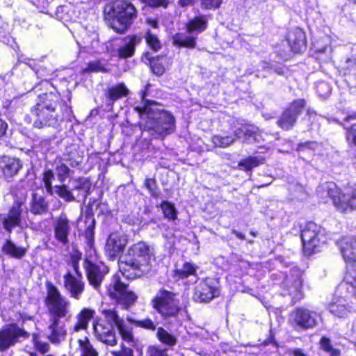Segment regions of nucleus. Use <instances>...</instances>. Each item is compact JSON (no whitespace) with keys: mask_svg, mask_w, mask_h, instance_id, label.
I'll use <instances>...</instances> for the list:
<instances>
[{"mask_svg":"<svg viewBox=\"0 0 356 356\" xmlns=\"http://www.w3.org/2000/svg\"><path fill=\"white\" fill-rule=\"evenodd\" d=\"M196 268L191 263H185L182 268L175 270V275L179 279L188 277L189 275H195Z\"/></svg>","mask_w":356,"mask_h":356,"instance_id":"obj_43","label":"nucleus"},{"mask_svg":"<svg viewBox=\"0 0 356 356\" xmlns=\"http://www.w3.org/2000/svg\"><path fill=\"white\" fill-rule=\"evenodd\" d=\"M145 38L146 43L152 50L157 51L161 49V46L159 40L156 35L151 32L150 30H147Z\"/></svg>","mask_w":356,"mask_h":356,"instance_id":"obj_45","label":"nucleus"},{"mask_svg":"<svg viewBox=\"0 0 356 356\" xmlns=\"http://www.w3.org/2000/svg\"><path fill=\"white\" fill-rule=\"evenodd\" d=\"M156 337L161 343L168 346H174L176 345L177 341V337L169 333L167 330L161 327L157 329Z\"/></svg>","mask_w":356,"mask_h":356,"instance_id":"obj_35","label":"nucleus"},{"mask_svg":"<svg viewBox=\"0 0 356 356\" xmlns=\"http://www.w3.org/2000/svg\"><path fill=\"white\" fill-rule=\"evenodd\" d=\"M2 251L10 257L20 259L26 254L27 250L24 247L17 246L9 238L3 245Z\"/></svg>","mask_w":356,"mask_h":356,"instance_id":"obj_29","label":"nucleus"},{"mask_svg":"<svg viewBox=\"0 0 356 356\" xmlns=\"http://www.w3.org/2000/svg\"><path fill=\"white\" fill-rule=\"evenodd\" d=\"M316 88L319 94L323 97L327 96L330 92V88L327 83L321 82L317 85Z\"/></svg>","mask_w":356,"mask_h":356,"instance_id":"obj_59","label":"nucleus"},{"mask_svg":"<svg viewBox=\"0 0 356 356\" xmlns=\"http://www.w3.org/2000/svg\"><path fill=\"white\" fill-rule=\"evenodd\" d=\"M147 356H167V350L159 346H152L147 348Z\"/></svg>","mask_w":356,"mask_h":356,"instance_id":"obj_51","label":"nucleus"},{"mask_svg":"<svg viewBox=\"0 0 356 356\" xmlns=\"http://www.w3.org/2000/svg\"><path fill=\"white\" fill-rule=\"evenodd\" d=\"M85 268L89 284L99 291L101 284L108 271L107 267L103 264H94L91 260L86 259Z\"/></svg>","mask_w":356,"mask_h":356,"instance_id":"obj_14","label":"nucleus"},{"mask_svg":"<svg viewBox=\"0 0 356 356\" xmlns=\"http://www.w3.org/2000/svg\"><path fill=\"white\" fill-rule=\"evenodd\" d=\"M141 35H128L124 38V44L118 49V55L122 58H127L134 56L135 48L141 43Z\"/></svg>","mask_w":356,"mask_h":356,"instance_id":"obj_23","label":"nucleus"},{"mask_svg":"<svg viewBox=\"0 0 356 356\" xmlns=\"http://www.w3.org/2000/svg\"><path fill=\"white\" fill-rule=\"evenodd\" d=\"M57 176L60 182H63L68 177L70 170L65 163H61L56 168Z\"/></svg>","mask_w":356,"mask_h":356,"instance_id":"obj_50","label":"nucleus"},{"mask_svg":"<svg viewBox=\"0 0 356 356\" xmlns=\"http://www.w3.org/2000/svg\"><path fill=\"white\" fill-rule=\"evenodd\" d=\"M85 71L93 72H104L105 69L102 65V64L99 61H93V62H90L88 63V67L85 70Z\"/></svg>","mask_w":356,"mask_h":356,"instance_id":"obj_57","label":"nucleus"},{"mask_svg":"<svg viewBox=\"0 0 356 356\" xmlns=\"http://www.w3.org/2000/svg\"><path fill=\"white\" fill-rule=\"evenodd\" d=\"M154 102H145L143 106L135 108L141 115H147V120L143 126V131L154 138L164 137L172 134L175 129V119L168 111L154 112L152 108Z\"/></svg>","mask_w":356,"mask_h":356,"instance_id":"obj_4","label":"nucleus"},{"mask_svg":"<svg viewBox=\"0 0 356 356\" xmlns=\"http://www.w3.org/2000/svg\"><path fill=\"white\" fill-rule=\"evenodd\" d=\"M54 236L63 245L69 243L68 236L70 231L69 220L65 214H61L54 224Z\"/></svg>","mask_w":356,"mask_h":356,"instance_id":"obj_22","label":"nucleus"},{"mask_svg":"<svg viewBox=\"0 0 356 356\" xmlns=\"http://www.w3.org/2000/svg\"><path fill=\"white\" fill-rule=\"evenodd\" d=\"M340 252L347 264L356 262V238H343L338 242Z\"/></svg>","mask_w":356,"mask_h":356,"instance_id":"obj_20","label":"nucleus"},{"mask_svg":"<svg viewBox=\"0 0 356 356\" xmlns=\"http://www.w3.org/2000/svg\"><path fill=\"white\" fill-rule=\"evenodd\" d=\"M104 19L116 33H124L138 16L135 6L125 0H114L107 3L104 10Z\"/></svg>","mask_w":356,"mask_h":356,"instance_id":"obj_3","label":"nucleus"},{"mask_svg":"<svg viewBox=\"0 0 356 356\" xmlns=\"http://www.w3.org/2000/svg\"><path fill=\"white\" fill-rule=\"evenodd\" d=\"M179 304L175 294L165 289L160 290L152 300L153 308L165 319L177 316L180 311Z\"/></svg>","mask_w":356,"mask_h":356,"instance_id":"obj_9","label":"nucleus"},{"mask_svg":"<svg viewBox=\"0 0 356 356\" xmlns=\"http://www.w3.org/2000/svg\"><path fill=\"white\" fill-rule=\"evenodd\" d=\"M74 182L75 184L72 189L83 191V197L85 200L90 194V190L91 188L90 182L87 179H79L76 180Z\"/></svg>","mask_w":356,"mask_h":356,"instance_id":"obj_42","label":"nucleus"},{"mask_svg":"<svg viewBox=\"0 0 356 356\" xmlns=\"http://www.w3.org/2000/svg\"><path fill=\"white\" fill-rule=\"evenodd\" d=\"M145 187L148 189L152 196L158 197L160 192L157 188L156 182L154 179H146L145 182Z\"/></svg>","mask_w":356,"mask_h":356,"instance_id":"obj_48","label":"nucleus"},{"mask_svg":"<svg viewBox=\"0 0 356 356\" xmlns=\"http://www.w3.org/2000/svg\"><path fill=\"white\" fill-rule=\"evenodd\" d=\"M63 160L67 162L71 167L76 168L82 163L83 155L78 150L77 147L73 145L66 148Z\"/></svg>","mask_w":356,"mask_h":356,"instance_id":"obj_25","label":"nucleus"},{"mask_svg":"<svg viewBox=\"0 0 356 356\" xmlns=\"http://www.w3.org/2000/svg\"><path fill=\"white\" fill-rule=\"evenodd\" d=\"M244 125H242L241 127L236 129L234 131V135L235 137H234L235 138V140L236 139H240V138H242L244 137Z\"/></svg>","mask_w":356,"mask_h":356,"instance_id":"obj_62","label":"nucleus"},{"mask_svg":"<svg viewBox=\"0 0 356 356\" xmlns=\"http://www.w3.org/2000/svg\"><path fill=\"white\" fill-rule=\"evenodd\" d=\"M127 243V237L118 232L109 235L105 246L106 255L111 260L117 259L124 251Z\"/></svg>","mask_w":356,"mask_h":356,"instance_id":"obj_16","label":"nucleus"},{"mask_svg":"<svg viewBox=\"0 0 356 356\" xmlns=\"http://www.w3.org/2000/svg\"><path fill=\"white\" fill-rule=\"evenodd\" d=\"M95 312L88 308L83 309L76 316L77 322L74 325L73 330L79 332L87 328L88 322L93 318Z\"/></svg>","mask_w":356,"mask_h":356,"instance_id":"obj_30","label":"nucleus"},{"mask_svg":"<svg viewBox=\"0 0 356 356\" xmlns=\"http://www.w3.org/2000/svg\"><path fill=\"white\" fill-rule=\"evenodd\" d=\"M56 194L65 201L70 202L75 200L72 191L68 189L66 185L55 186L53 188V195Z\"/></svg>","mask_w":356,"mask_h":356,"instance_id":"obj_39","label":"nucleus"},{"mask_svg":"<svg viewBox=\"0 0 356 356\" xmlns=\"http://www.w3.org/2000/svg\"><path fill=\"white\" fill-rule=\"evenodd\" d=\"M305 106L304 99H296L292 102L290 106L282 113L277 123L283 129L288 130L293 127L298 116Z\"/></svg>","mask_w":356,"mask_h":356,"instance_id":"obj_15","label":"nucleus"},{"mask_svg":"<svg viewBox=\"0 0 356 356\" xmlns=\"http://www.w3.org/2000/svg\"><path fill=\"white\" fill-rule=\"evenodd\" d=\"M264 162V158L263 156H249L241 161H240L238 165L243 168L245 170H250L253 168H255Z\"/></svg>","mask_w":356,"mask_h":356,"instance_id":"obj_37","label":"nucleus"},{"mask_svg":"<svg viewBox=\"0 0 356 356\" xmlns=\"http://www.w3.org/2000/svg\"><path fill=\"white\" fill-rule=\"evenodd\" d=\"M144 2L147 3L151 7H159L167 8L168 6V0H143Z\"/></svg>","mask_w":356,"mask_h":356,"instance_id":"obj_58","label":"nucleus"},{"mask_svg":"<svg viewBox=\"0 0 356 356\" xmlns=\"http://www.w3.org/2000/svg\"><path fill=\"white\" fill-rule=\"evenodd\" d=\"M320 314L304 307L295 308L289 314V323L296 331H304L316 327Z\"/></svg>","mask_w":356,"mask_h":356,"instance_id":"obj_8","label":"nucleus"},{"mask_svg":"<svg viewBox=\"0 0 356 356\" xmlns=\"http://www.w3.org/2000/svg\"><path fill=\"white\" fill-rule=\"evenodd\" d=\"M244 138L245 139H248L250 137H254V131L253 130V128L250 127V126L244 125Z\"/></svg>","mask_w":356,"mask_h":356,"instance_id":"obj_60","label":"nucleus"},{"mask_svg":"<svg viewBox=\"0 0 356 356\" xmlns=\"http://www.w3.org/2000/svg\"><path fill=\"white\" fill-rule=\"evenodd\" d=\"M33 342L35 348L42 354H44L49 350V344L47 342L39 340L37 337H33Z\"/></svg>","mask_w":356,"mask_h":356,"instance_id":"obj_52","label":"nucleus"},{"mask_svg":"<svg viewBox=\"0 0 356 356\" xmlns=\"http://www.w3.org/2000/svg\"><path fill=\"white\" fill-rule=\"evenodd\" d=\"M70 108L61 100L58 92L51 91L39 95V102L31 109L35 118L33 126L38 129L45 127H56L59 121L69 116Z\"/></svg>","mask_w":356,"mask_h":356,"instance_id":"obj_2","label":"nucleus"},{"mask_svg":"<svg viewBox=\"0 0 356 356\" xmlns=\"http://www.w3.org/2000/svg\"><path fill=\"white\" fill-rule=\"evenodd\" d=\"M78 346L76 348L75 353L77 356H98L97 350L93 347L90 341L87 337L79 339L77 341Z\"/></svg>","mask_w":356,"mask_h":356,"instance_id":"obj_27","label":"nucleus"},{"mask_svg":"<svg viewBox=\"0 0 356 356\" xmlns=\"http://www.w3.org/2000/svg\"><path fill=\"white\" fill-rule=\"evenodd\" d=\"M152 253L149 246L140 241L128 249L124 263L133 270L145 273L148 270Z\"/></svg>","mask_w":356,"mask_h":356,"instance_id":"obj_7","label":"nucleus"},{"mask_svg":"<svg viewBox=\"0 0 356 356\" xmlns=\"http://www.w3.org/2000/svg\"><path fill=\"white\" fill-rule=\"evenodd\" d=\"M172 43L179 47L194 49L196 47V38L184 33H177L172 37Z\"/></svg>","mask_w":356,"mask_h":356,"instance_id":"obj_32","label":"nucleus"},{"mask_svg":"<svg viewBox=\"0 0 356 356\" xmlns=\"http://www.w3.org/2000/svg\"><path fill=\"white\" fill-rule=\"evenodd\" d=\"M220 294L216 283L211 279L199 282L194 289L193 300L199 302H209Z\"/></svg>","mask_w":356,"mask_h":356,"instance_id":"obj_13","label":"nucleus"},{"mask_svg":"<svg viewBox=\"0 0 356 356\" xmlns=\"http://www.w3.org/2000/svg\"><path fill=\"white\" fill-rule=\"evenodd\" d=\"M47 294L45 298V305L49 314V323L46 330L47 337L49 341L58 345L65 340L67 329L62 318L70 315V302L51 282L47 284Z\"/></svg>","mask_w":356,"mask_h":356,"instance_id":"obj_1","label":"nucleus"},{"mask_svg":"<svg viewBox=\"0 0 356 356\" xmlns=\"http://www.w3.org/2000/svg\"><path fill=\"white\" fill-rule=\"evenodd\" d=\"M318 193L325 192L337 209L346 212L356 209V185L339 189L335 183L326 182L318 188Z\"/></svg>","mask_w":356,"mask_h":356,"instance_id":"obj_5","label":"nucleus"},{"mask_svg":"<svg viewBox=\"0 0 356 356\" xmlns=\"http://www.w3.org/2000/svg\"><path fill=\"white\" fill-rule=\"evenodd\" d=\"M118 330L122 338L123 341L128 343L131 346H135L136 344V340L132 333V330L130 327L125 325L124 323L118 327Z\"/></svg>","mask_w":356,"mask_h":356,"instance_id":"obj_40","label":"nucleus"},{"mask_svg":"<svg viewBox=\"0 0 356 356\" xmlns=\"http://www.w3.org/2000/svg\"><path fill=\"white\" fill-rule=\"evenodd\" d=\"M324 229L318 225L309 222L301 231V240L304 252L312 254L318 252L321 243H324Z\"/></svg>","mask_w":356,"mask_h":356,"instance_id":"obj_11","label":"nucleus"},{"mask_svg":"<svg viewBox=\"0 0 356 356\" xmlns=\"http://www.w3.org/2000/svg\"><path fill=\"white\" fill-rule=\"evenodd\" d=\"M54 175L51 170H49L44 172L43 181L44 187L47 193H49L51 195H53V188L54 187L51 184V181L54 179Z\"/></svg>","mask_w":356,"mask_h":356,"instance_id":"obj_46","label":"nucleus"},{"mask_svg":"<svg viewBox=\"0 0 356 356\" xmlns=\"http://www.w3.org/2000/svg\"><path fill=\"white\" fill-rule=\"evenodd\" d=\"M208 25V18L206 15H199L190 19L186 25V31L188 33L197 31L202 33L204 31Z\"/></svg>","mask_w":356,"mask_h":356,"instance_id":"obj_28","label":"nucleus"},{"mask_svg":"<svg viewBox=\"0 0 356 356\" xmlns=\"http://www.w3.org/2000/svg\"><path fill=\"white\" fill-rule=\"evenodd\" d=\"M102 314L105 318V323L108 325H114L118 328L124 323V321L121 318L115 309H103Z\"/></svg>","mask_w":356,"mask_h":356,"instance_id":"obj_34","label":"nucleus"},{"mask_svg":"<svg viewBox=\"0 0 356 356\" xmlns=\"http://www.w3.org/2000/svg\"><path fill=\"white\" fill-rule=\"evenodd\" d=\"M22 203L15 202L8 213L2 218L3 228L9 233L16 227H22Z\"/></svg>","mask_w":356,"mask_h":356,"instance_id":"obj_19","label":"nucleus"},{"mask_svg":"<svg viewBox=\"0 0 356 356\" xmlns=\"http://www.w3.org/2000/svg\"><path fill=\"white\" fill-rule=\"evenodd\" d=\"M328 309L334 316L342 318L356 309V303L348 302V297H334L329 304Z\"/></svg>","mask_w":356,"mask_h":356,"instance_id":"obj_18","label":"nucleus"},{"mask_svg":"<svg viewBox=\"0 0 356 356\" xmlns=\"http://www.w3.org/2000/svg\"><path fill=\"white\" fill-rule=\"evenodd\" d=\"M211 140L216 147L225 148L234 143L235 138L232 136H222L215 135L212 137Z\"/></svg>","mask_w":356,"mask_h":356,"instance_id":"obj_41","label":"nucleus"},{"mask_svg":"<svg viewBox=\"0 0 356 356\" xmlns=\"http://www.w3.org/2000/svg\"><path fill=\"white\" fill-rule=\"evenodd\" d=\"M129 89L124 83H121L108 88L106 97L109 100V105L112 107L114 102L128 95Z\"/></svg>","mask_w":356,"mask_h":356,"instance_id":"obj_26","label":"nucleus"},{"mask_svg":"<svg viewBox=\"0 0 356 356\" xmlns=\"http://www.w3.org/2000/svg\"><path fill=\"white\" fill-rule=\"evenodd\" d=\"M146 22L149 26L154 29L158 28V22L156 19L149 18L146 20Z\"/></svg>","mask_w":356,"mask_h":356,"instance_id":"obj_64","label":"nucleus"},{"mask_svg":"<svg viewBox=\"0 0 356 356\" xmlns=\"http://www.w3.org/2000/svg\"><path fill=\"white\" fill-rule=\"evenodd\" d=\"M320 347L322 350L328 354L329 356H341V350L334 348L330 339L322 337L320 340Z\"/></svg>","mask_w":356,"mask_h":356,"instance_id":"obj_38","label":"nucleus"},{"mask_svg":"<svg viewBox=\"0 0 356 356\" xmlns=\"http://www.w3.org/2000/svg\"><path fill=\"white\" fill-rule=\"evenodd\" d=\"M106 288V293L126 309L134 305L137 299V296L128 289V285L121 281L118 274L113 276Z\"/></svg>","mask_w":356,"mask_h":356,"instance_id":"obj_10","label":"nucleus"},{"mask_svg":"<svg viewBox=\"0 0 356 356\" xmlns=\"http://www.w3.org/2000/svg\"><path fill=\"white\" fill-rule=\"evenodd\" d=\"M136 325L138 327L154 331L156 330V326L150 318H145L140 321H137Z\"/></svg>","mask_w":356,"mask_h":356,"instance_id":"obj_54","label":"nucleus"},{"mask_svg":"<svg viewBox=\"0 0 356 356\" xmlns=\"http://www.w3.org/2000/svg\"><path fill=\"white\" fill-rule=\"evenodd\" d=\"M22 168L21 161L16 158L3 156L0 157V175L10 179L17 175Z\"/></svg>","mask_w":356,"mask_h":356,"instance_id":"obj_21","label":"nucleus"},{"mask_svg":"<svg viewBox=\"0 0 356 356\" xmlns=\"http://www.w3.org/2000/svg\"><path fill=\"white\" fill-rule=\"evenodd\" d=\"M292 283L289 286V294L293 296L294 298H300L302 297V279L300 273L293 279Z\"/></svg>","mask_w":356,"mask_h":356,"instance_id":"obj_36","label":"nucleus"},{"mask_svg":"<svg viewBox=\"0 0 356 356\" xmlns=\"http://www.w3.org/2000/svg\"><path fill=\"white\" fill-rule=\"evenodd\" d=\"M113 356H134V351L131 348L121 345V349L118 351H112Z\"/></svg>","mask_w":356,"mask_h":356,"instance_id":"obj_55","label":"nucleus"},{"mask_svg":"<svg viewBox=\"0 0 356 356\" xmlns=\"http://www.w3.org/2000/svg\"><path fill=\"white\" fill-rule=\"evenodd\" d=\"M150 63L151 70L154 74L161 76L164 73L165 68L162 64L159 62V60H152Z\"/></svg>","mask_w":356,"mask_h":356,"instance_id":"obj_56","label":"nucleus"},{"mask_svg":"<svg viewBox=\"0 0 356 356\" xmlns=\"http://www.w3.org/2000/svg\"><path fill=\"white\" fill-rule=\"evenodd\" d=\"M93 327L95 336L98 341L111 346L117 344L114 327L107 325L104 321L97 322L93 325Z\"/></svg>","mask_w":356,"mask_h":356,"instance_id":"obj_17","label":"nucleus"},{"mask_svg":"<svg viewBox=\"0 0 356 356\" xmlns=\"http://www.w3.org/2000/svg\"><path fill=\"white\" fill-rule=\"evenodd\" d=\"M194 0H179L178 3L181 7L192 6Z\"/></svg>","mask_w":356,"mask_h":356,"instance_id":"obj_63","label":"nucleus"},{"mask_svg":"<svg viewBox=\"0 0 356 356\" xmlns=\"http://www.w3.org/2000/svg\"><path fill=\"white\" fill-rule=\"evenodd\" d=\"M222 0H201V6L204 9H216L220 7Z\"/></svg>","mask_w":356,"mask_h":356,"instance_id":"obj_53","label":"nucleus"},{"mask_svg":"<svg viewBox=\"0 0 356 356\" xmlns=\"http://www.w3.org/2000/svg\"><path fill=\"white\" fill-rule=\"evenodd\" d=\"M28 333L16 324L4 325L0 330V351L4 352L19 341L21 338H27Z\"/></svg>","mask_w":356,"mask_h":356,"instance_id":"obj_12","label":"nucleus"},{"mask_svg":"<svg viewBox=\"0 0 356 356\" xmlns=\"http://www.w3.org/2000/svg\"><path fill=\"white\" fill-rule=\"evenodd\" d=\"M160 207L165 218L169 220H175L177 218V211L173 204L167 201H163L161 204Z\"/></svg>","mask_w":356,"mask_h":356,"instance_id":"obj_44","label":"nucleus"},{"mask_svg":"<svg viewBox=\"0 0 356 356\" xmlns=\"http://www.w3.org/2000/svg\"><path fill=\"white\" fill-rule=\"evenodd\" d=\"M287 41L292 51L298 53L305 47V34L302 29L296 28L288 33Z\"/></svg>","mask_w":356,"mask_h":356,"instance_id":"obj_24","label":"nucleus"},{"mask_svg":"<svg viewBox=\"0 0 356 356\" xmlns=\"http://www.w3.org/2000/svg\"><path fill=\"white\" fill-rule=\"evenodd\" d=\"M86 224L87 225L86 234L88 239L90 241L93 238L95 227V220L92 216L87 215L86 216Z\"/></svg>","mask_w":356,"mask_h":356,"instance_id":"obj_47","label":"nucleus"},{"mask_svg":"<svg viewBox=\"0 0 356 356\" xmlns=\"http://www.w3.org/2000/svg\"><path fill=\"white\" fill-rule=\"evenodd\" d=\"M81 253L76 252L71 257L72 270H67L63 275V286L70 297L79 300L81 298L85 289V282L81 271L79 270V261Z\"/></svg>","mask_w":356,"mask_h":356,"instance_id":"obj_6","label":"nucleus"},{"mask_svg":"<svg viewBox=\"0 0 356 356\" xmlns=\"http://www.w3.org/2000/svg\"><path fill=\"white\" fill-rule=\"evenodd\" d=\"M346 130V136L347 142L356 146V123L350 127H344Z\"/></svg>","mask_w":356,"mask_h":356,"instance_id":"obj_49","label":"nucleus"},{"mask_svg":"<svg viewBox=\"0 0 356 356\" xmlns=\"http://www.w3.org/2000/svg\"><path fill=\"white\" fill-rule=\"evenodd\" d=\"M47 209L48 205L44 198L35 193H33L30 204V211L35 215H42L47 211Z\"/></svg>","mask_w":356,"mask_h":356,"instance_id":"obj_31","label":"nucleus"},{"mask_svg":"<svg viewBox=\"0 0 356 356\" xmlns=\"http://www.w3.org/2000/svg\"><path fill=\"white\" fill-rule=\"evenodd\" d=\"M341 288H346L356 298V268L352 266L348 269L343 282L340 285Z\"/></svg>","mask_w":356,"mask_h":356,"instance_id":"obj_33","label":"nucleus"},{"mask_svg":"<svg viewBox=\"0 0 356 356\" xmlns=\"http://www.w3.org/2000/svg\"><path fill=\"white\" fill-rule=\"evenodd\" d=\"M7 128V123L2 120L1 119H0V140H1L2 138L6 135Z\"/></svg>","mask_w":356,"mask_h":356,"instance_id":"obj_61","label":"nucleus"}]
</instances>
